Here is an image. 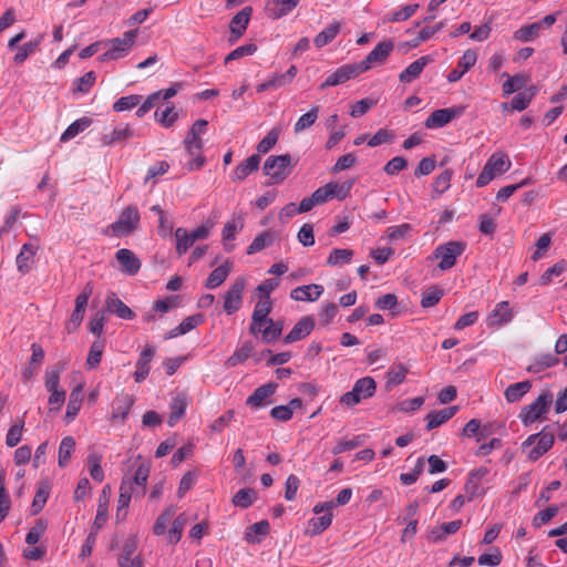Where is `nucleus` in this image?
I'll return each mask as SVG.
<instances>
[{
  "label": "nucleus",
  "mask_w": 567,
  "mask_h": 567,
  "mask_svg": "<svg viewBox=\"0 0 567 567\" xmlns=\"http://www.w3.org/2000/svg\"><path fill=\"white\" fill-rule=\"evenodd\" d=\"M188 405L187 395L183 392L177 393L171 401V413L168 416V425L174 426L185 414Z\"/></svg>",
  "instance_id": "26"
},
{
  "label": "nucleus",
  "mask_w": 567,
  "mask_h": 567,
  "mask_svg": "<svg viewBox=\"0 0 567 567\" xmlns=\"http://www.w3.org/2000/svg\"><path fill=\"white\" fill-rule=\"evenodd\" d=\"M477 61V53L475 50L468 49L460 58L457 66L453 69L446 76L450 83L457 82L462 76L472 69Z\"/></svg>",
  "instance_id": "17"
},
{
  "label": "nucleus",
  "mask_w": 567,
  "mask_h": 567,
  "mask_svg": "<svg viewBox=\"0 0 567 567\" xmlns=\"http://www.w3.org/2000/svg\"><path fill=\"white\" fill-rule=\"evenodd\" d=\"M256 492L251 488H241L233 497V504L237 507L247 508L256 499Z\"/></svg>",
  "instance_id": "54"
},
{
  "label": "nucleus",
  "mask_w": 567,
  "mask_h": 567,
  "mask_svg": "<svg viewBox=\"0 0 567 567\" xmlns=\"http://www.w3.org/2000/svg\"><path fill=\"white\" fill-rule=\"evenodd\" d=\"M353 257V250L334 248L328 256L329 266H342L349 264Z\"/></svg>",
  "instance_id": "51"
},
{
  "label": "nucleus",
  "mask_w": 567,
  "mask_h": 567,
  "mask_svg": "<svg viewBox=\"0 0 567 567\" xmlns=\"http://www.w3.org/2000/svg\"><path fill=\"white\" fill-rule=\"evenodd\" d=\"M271 309L272 301L270 298H259L255 305L249 327V331L252 336L258 337V331H261V327H264L270 319L268 316L271 312Z\"/></svg>",
  "instance_id": "10"
},
{
  "label": "nucleus",
  "mask_w": 567,
  "mask_h": 567,
  "mask_svg": "<svg viewBox=\"0 0 567 567\" xmlns=\"http://www.w3.org/2000/svg\"><path fill=\"white\" fill-rule=\"evenodd\" d=\"M277 384L267 383L257 388L251 395L247 398V405L251 408H260L267 403V400L275 393Z\"/></svg>",
  "instance_id": "28"
},
{
  "label": "nucleus",
  "mask_w": 567,
  "mask_h": 567,
  "mask_svg": "<svg viewBox=\"0 0 567 567\" xmlns=\"http://www.w3.org/2000/svg\"><path fill=\"white\" fill-rule=\"evenodd\" d=\"M275 239V235L267 230L258 236L255 237V239L251 241V244L247 248V254L252 255L256 254L262 249H265L267 246H269Z\"/></svg>",
  "instance_id": "50"
},
{
  "label": "nucleus",
  "mask_w": 567,
  "mask_h": 567,
  "mask_svg": "<svg viewBox=\"0 0 567 567\" xmlns=\"http://www.w3.org/2000/svg\"><path fill=\"white\" fill-rule=\"evenodd\" d=\"M103 350H104L103 341L97 340L92 343L89 354H87V359H86V365L90 369H94L100 364L102 354H103Z\"/></svg>",
  "instance_id": "60"
},
{
  "label": "nucleus",
  "mask_w": 567,
  "mask_h": 567,
  "mask_svg": "<svg viewBox=\"0 0 567 567\" xmlns=\"http://www.w3.org/2000/svg\"><path fill=\"white\" fill-rule=\"evenodd\" d=\"M558 361V358L551 353L540 354L535 359L534 363H532L527 370L533 373H538L547 368L555 367Z\"/></svg>",
  "instance_id": "48"
},
{
  "label": "nucleus",
  "mask_w": 567,
  "mask_h": 567,
  "mask_svg": "<svg viewBox=\"0 0 567 567\" xmlns=\"http://www.w3.org/2000/svg\"><path fill=\"white\" fill-rule=\"evenodd\" d=\"M567 269V261L559 260L553 267L548 268L539 278V284L542 286H547L551 282L553 277H557L561 275Z\"/></svg>",
  "instance_id": "59"
},
{
  "label": "nucleus",
  "mask_w": 567,
  "mask_h": 567,
  "mask_svg": "<svg viewBox=\"0 0 567 567\" xmlns=\"http://www.w3.org/2000/svg\"><path fill=\"white\" fill-rule=\"evenodd\" d=\"M352 389L362 401L374 395L377 383L373 378L363 377L355 381Z\"/></svg>",
  "instance_id": "40"
},
{
  "label": "nucleus",
  "mask_w": 567,
  "mask_h": 567,
  "mask_svg": "<svg viewBox=\"0 0 567 567\" xmlns=\"http://www.w3.org/2000/svg\"><path fill=\"white\" fill-rule=\"evenodd\" d=\"M534 95L535 89L516 94L511 101V109L518 112L524 111L529 105Z\"/></svg>",
  "instance_id": "58"
},
{
  "label": "nucleus",
  "mask_w": 567,
  "mask_h": 567,
  "mask_svg": "<svg viewBox=\"0 0 567 567\" xmlns=\"http://www.w3.org/2000/svg\"><path fill=\"white\" fill-rule=\"evenodd\" d=\"M83 389H84V384L80 383L70 393L66 412H65V419L68 422L74 420V417L78 415V413L81 409L82 401H83Z\"/></svg>",
  "instance_id": "31"
},
{
  "label": "nucleus",
  "mask_w": 567,
  "mask_h": 567,
  "mask_svg": "<svg viewBox=\"0 0 567 567\" xmlns=\"http://www.w3.org/2000/svg\"><path fill=\"white\" fill-rule=\"evenodd\" d=\"M433 61L430 55H423L409 64L399 75V79L403 83H411L420 76L423 69Z\"/></svg>",
  "instance_id": "23"
},
{
  "label": "nucleus",
  "mask_w": 567,
  "mask_h": 567,
  "mask_svg": "<svg viewBox=\"0 0 567 567\" xmlns=\"http://www.w3.org/2000/svg\"><path fill=\"white\" fill-rule=\"evenodd\" d=\"M11 508V498L4 486V472L0 470V523L6 519Z\"/></svg>",
  "instance_id": "49"
},
{
  "label": "nucleus",
  "mask_w": 567,
  "mask_h": 567,
  "mask_svg": "<svg viewBox=\"0 0 567 567\" xmlns=\"http://www.w3.org/2000/svg\"><path fill=\"white\" fill-rule=\"evenodd\" d=\"M332 523V513H326L321 516L311 518L308 522L307 528H306V535L308 536H317L321 534L323 530H326Z\"/></svg>",
  "instance_id": "37"
},
{
  "label": "nucleus",
  "mask_w": 567,
  "mask_h": 567,
  "mask_svg": "<svg viewBox=\"0 0 567 567\" xmlns=\"http://www.w3.org/2000/svg\"><path fill=\"white\" fill-rule=\"evenodd\" d=\"M184 146L187 154L192 157V159L187 163V168L189 171H197L202 168L205 164V157L202 154L204 146L202 137H192L186 135L184 140Z\"/></svg>",
  "instance_id": "13"
},
{
  "label": "nucleus",
  "mask_w": 567,
  "mask_h": 567,
  "mask_svg": "<svg viewBox=\"0 0 567 567\" xmlns=\"http://www.w3.org/2000/svg\"><path fill=\"white\" fill-rule=\"evenodd\" d=\"M134 403L133 395L124 392L117 394L112 403L111 420L124 423Z\"/></svg>",
  "instance_id": "15"
},
{
  "label": "nucleus",
  "mask_w": 567,
  "mask_h": 567,
  "mask_svg": "<svg viewBox=\"0 0 567 567\" xmlns=\"http://www.w3.org/2000/svg\"><path fill=\"white\" fill-rule=\"evenodd\" d=\"M341 23L333 21L320 31L313 39V43L318 49H321L332 42L341 30Z\"/></svg>",
  "instance_id": "34"
},
{
  "label": "nucleus",
  "mask_w": 567,
  "mask_h": 567,
  "mask_svg": "<svg viewBox=\"0 0 567 567\" xmlns=\"http://www.w3.org/2000/svg\"><path fill=\"white\" fill-rule=\"evenodd\" d=\"M465 112V106L458 105L450 109H440L434 111L425 121L424 125L429 130L440 128L449 124L453 118L461 116Z\"/></svg>",
  "instance_id": "11"
},
{
  "label": "nucleus",
  "mask_w": 567,
  "mask_h": 567,
  "mask_svg": "<svg viewBox=\"0 0 567 567\" xmlns=\"http://www.w3.org/2000/svg\"><path fill=\"white\" fill-rule=\"evenodd\" d=\"M115 258L120 265V270L128 276L136 275L141 269V260L130 249H118L115 254Z\"/></svg>",
  "instance_id": "16"
},
{
  "label": "nucleus",
  "mask_w": 567,
  "mask_h": 567,
  "mask_svg": "<svg viewBox=\"0 0 567 567\" xmlns=\"http://www.w3.org/2000/svg\"><path fill=\"white\" fill-rule=\"evenodd\" d=\"M514 318L508 301L498 302L495 308L486 317V326L489 328L502 327L509 323Z\"/></svg>",
  "instance_id": "14"
},
{
  "label": "nucleus",
  "mask_w": 567,
  "mask_h": 567,
  "mask_svg": "<svg viewBox=\"0 0 567 567\" xmlns=\"http://www.w3.org/2000/svg\"><path fill=\"white\" fill-rule=\"evenodd\" d=\"M74 449L75 440L72 436H65L62 439L59 446V466L64 467L68 465Z\"/></svg>",
  "instance_id": "47"
},
{
  "label": "nucleus",
  "mask_w": 567,
  "mask_h": 567,
  "mask_svg": "<svg viewBox=\"0 0 567 567\" xmlns=\"http://www.w3.org/2000/svg\"><path fill=\"white\" fill-rule=\"evenodd\" d=\"M540 24L537 22L524 25L514 32V39L520 42H532L539 37Z\"/></svg>",
  "instance_id": "44"
},
{
  "label": "nucleus",
  "mask_w": 567,
  "mask_h": 567,
  "mask_svg": "<svg viewBox=\"0 0 567 567\" xmlns=\"http://www.w3.org/2000/svg\"><path fill=\"white\" fill-rule=\"evenodd\" d=\"M174 235L176 241V252L178 256H182L194 245V240L189 231L183 227H178Z\"/></svg>",
  "instance_id": "46"
},
{
  "label": "nucleus",
  "mask_w": 567,
  "mask_h": 567,
  "mask_svg": "<svg viewBox=\"0 0 567 567\" xmlns=\"http://www.w3.org/2000/svg\"><path fill=\"white\" fill-rule=\"evenodd\" d=\"M137 33V30H131L124 32L122 37L104 41L105 52L101 55V61H115L128 55L134 47Z\"/></svg>",
  "instance_id": "2"
},
{
  "label": "nucleus",
  "mask_w": 567,
  "mask_h": 567,
  "mask_svg": "<svg viewBox=\"0 0 567 567\" xmlns=\"http://www.w3.org/2000/svg\"><path fill=\"white\" fill-rule=\"evenodd\" d=\"M298 69L296 65H291L285 73H275L269 80L271 90L279 89L287 84H290L297 75Z\"/></svg>",
  "instance_id": "45"
},
{
  "label": "nucleus",
  "mask_w": 567,
  "mask_h": 567,
  "mask_svg": "<svg viewBox=\"0 0 567 567\" xmlns=\"http://www.w3.org/2000/svg\"><path fill=\"white\" fill-rule=\"evenodd\" d=\"M246 286V278L239 276L234 279L229 288L224 293L223 309L227 315H234L241 308Z\"/></svg>",
  "instance_id": "7"
},
{
  "label": "nucleus",
  "mask_w": 567,
  "mask_h": 567,
  "mask_svg": "<svg viewBox=\"0 0 567 567\" xmlns=\"http://www.w3.org/2000/svg\"><path fill=\"white\" fill-rule=\"evenodd\" d=\"M176 514L174 506H168L155 520L153 533L157 536L163 535L166 530L168 523Z\"/></svg>",
  "instance_id": "52"
},
{
  "label": "nucleus",
  "mask_w": 567,
  "mask_h": 567,
  "mask_svg": "<svg viewBox=\"0 0 567 567\" xmlns=\"http://www.w3.org/2000/svg\"><path fill=\"white\" fill-rule=\"evenodd\" d=\"M37 251L38 246H35L34 244L25 243L22 245L21 250L16 258V264L19 272L24 275L31 270Z\"/></svg>",
  "instance_id": "22"
},
{
  "label": "nucleus",
  "mask_w": 567,
  "mask_h": 567,
  "mask_svg": "<svg viewBox=\"0 0 567 567\" xmlns=\"http://www.w3.org/2000/svg\"><path fill=\"white\" fill-rule=\"evenodd\" d=\"M200 322L202 317L199 315L189 316L185 318L177 327L169 330L168 333L165 336V339H173L186 334L190 330L195 329Z\"/></svg>",
  "instance_id": "39"
},
{
  "label": "nucleus",
  "mask_w": 567,
  "mask_h": 567,
  "mask_svg": "<svg viewBox=\"0 0 567 567\" xmlns=\"http://www.w3.org/2000/svg\"><path fill=\"white\" fill-rule=\"evenodd\" d=\"M106 310L115 313L118 318L124 320H131L135 317V313L128 308L115 293H111L106 297Z\"/></svg>",
  "instance_id": "30"
},
{
  "label": "nucleus",
  "mask_w": 567,
  "mask_h": 567,
  "mask_svg": "<svg viewBox=\"0 0 567 567\" xmlns=\"http://www.w3.org/2000/svg\"><path fill=\"white\" fill-rule=\"evenodd\" d=\"M532 389V382L526 380L508 385L504 392V396L508 403H515L522 400Z\"/></svg>",
  "instance_id": "36"
},
{
  "label": "nucleus",
  "mask_w": 567,
  "mask_h": 567,
  "mask_svg": "<svg viewBox=\"0 0 567 567\" xmlns=\"http://www.w3.org/2000/svg\"><path fill=\"white\" fill-rule=\"evenodd\" d=\"M291 172V157L289 154L269 156L264 164V173L271 184L282 183Z\"/></svg>",
  "instance_id": "5"
},
{
  "label": "nucleus",
  "mask_w": 567,
  "mask_h": 567,
  "mask_svg": "<svg viewBox=\"0 0 567 567\" xmlns=\"http://www.w3.org/2000/svg\"><path fill=\"white\" fill-rule=\"evenodd\" d=\"M255 347L251 341L244 342L225 362L227 368H234L245 362L254 352Z\"/></svg>",
  "instance_id": "38"
},
{
  "label": "nucleus",
  "mask_w": 567,
  "mask_h": 567,
  "mask_svg": "<svg viewBox=\"0 0 567 567\" xmlns=\"http://www.w3.org/2000/svg\"><path fill=\"white\" fill-rule=\"evenodd\" d=\"M155 354V348L153 346H146L135 364L134 380L137 383L143 382L150 374L151 362Z\"/></svg>",
  "instance_id": "18"
},
{
  "label": "nucleus",
  "mask_w": 567,
  "mask_h": 567,
  "mask_svg": "<svg viewBox=\"0 0 567 567\" xmlns=\"http://www.w3.org/2000/svg\"><path fill=\"white\" fill-rule=\"evenodd\" d=\"M142 100L141 95L131 94L127 96H122L113 104V110L115 112H124L134 109L140 104Z\"/></svg>",
  "instance_id": "63"
},
{
  "label": "nucleus",
  "mask_w": 567,
  "mask_h": 567,
  "mask_svg": "<svg viewBox=\"0 0 567 567\" xmlns=\"http://www.w3.org/2000/svg\"><path fill=\"white\" fill-rule=\"evenodd\" d=\"M554 442L555 430L551 425H546L540 432L529 435L522 443V450L527 453L529 461L535 462L551 449Z\"/></svg>",
  "instance_id": "1"
},
{
  "label": "nucleus",
  "mask_w": 567,
  "mask_h": 567,
  "mask_svg": "<svg viewBox=\"0 0 567 567\" xmlns=\"http://www.w3.org/2000/svg\"><path fill=\"white\" fill-rule=\"evenodd\" d=\"M43 35L37 37L33 41H29L17 48V53L13 56V61L17 64H22L30 55H32L40 45Z\"/></svg>",
  "instance_id": "42"
},
{
  "label": "nucleus",
  "mask_w": 567,
  "mask_h": 567,
  "mask_svg": "<svg viewBox=\"0 0 567 567\" xmlns=\"http://www.w3.org/2000/svg\"><path fill=\"white\" fill-rule=\"evenodd\" d=\"M140 224V214L135 206L126 207L118 219L110 225L109 229L116 237L125 236L137 228Z\"/></svg>",
  "instance_id": "8"
},
{
  "label": "nucleus",
  "mask_w": 567,
  "mask_h": 567,
  "mask_svg": "<svg viewBox=\"0 0 567 567\" xmlns=\"http://www.w3.org/2000/svg\"><path fill=\"white\" fill-rule=\"evenodd\" d=\"M269 533L268 520H260L248 527L245 533V539L250 544L260 542L261 536H266Z\"/></svg>",
  "instance_id": "43"
},
{
  "label": "nucleus",
  "mask_w": 567,
  "mask_h": 567,
  "mask_svg": "<svg viewBox=\"0 0 567 567\" xmlns=\"http://www.w3.org/2000/svg\"><path fill=\"white\" fill-rule=\"evenodd\" d=\"M315 328V322L310 317H302L284 338L285 343H292L305 339L311 333Z\"/></svg>",
  "instance_id": "21"
},
{
  "label": "nucleus",
  "mask_w": 567,
  "mask_h": 567,
  "mask_svg": "<svg viewBox=\"0 0 567 567\" xmlns=\"http://www.w3.org/2000/svg\"><path fill=\"white\" fill-rule=\"evenodd\" d=\"M361 73L362 71L360 70L358 63L343 64L327 76L324 82L320 85V89L323 90L329 86L343 84L344 82L358 76Z\"/></svg>",
  "instance_id": "12"
},
{
  "label": "nucleus",
  "mask_w": 567,
  "mask_h": 567,
  "mask_svg": "<svg viewBox=\"0 0 567 567\" xmlns=\"http://www.w3.org/2000/svg\"><path fill=\"white\" fill-rule=\"evenodd\" d=\"M419 4H408L401 8L400 10L393 11L389 16L385 17V21L388 22H401L408 20L412 17L417 10Z\"/></svg>",
  "instance_id": "62"
},
{
  "label": "nucleus",
  "mask_w": 567,
  "mask_h": 567,
  "mask_svg": "<svg viewBox=\"0 0 567 567\" xmlns=\"http://www.w3.org/2000/svg\"><path fill=\"white\" fill-rule=\"evenodd\" d=\"M243 228L241 220H230L227 221L223 229V240L224 246L227 251H230L233 249V245H229L228 241L235 239L236 233Z\"/></svg>",
  "instance_id": "57"
},
{
  "label": "nucleus",
  "mask_w": 567,
  "mask_h": 567,
  "mask_svg": "<svg viewBox=\"0 0 567 567\" xmlns=\"http://www.w3.org/2000/svg\"><path fill=\"white\" fill-rule=\"evenodd\" d=\"M92 124V120L89 117H81L71 123L66 130L62 133L60 141L68 142L80 133L84 132Z\"/></svg>",
  "instance_id": "41"
},
{
  "label": "nucleus",
  "mask_w": 567,
  "mask_h": 567,
  "mask_svg": "<svg viewBox=\"0 0 567 567\" xmlns=\"http://www.w3.org/2000/svg\"><path fill=\"white\" fill-rule=\"evenodd\" d=\"M185 524L186 517L184 514L173 520L172 527L167 532V542L169 544H177L181 540Z\"/></svg>",
  "instance_id": "53"
},
{
  "label": "nucleus",
  "mask_w": 567,
  "mask_h": 567,
  "mask_svg": "<svg viewBox=\"0 0 567 567\" xmlns=\"http://www.w3.org/2000/svg\"><path fill=\"white\" fill-rule=\"evenodd\" d=\"M280 130L275 127L268 132V134L258 143L257 151L259 153H268L277 143L279 138Z\"/></svg>",
  "instance_id": "64"
},
{
  "label": "nucleus",
  "mask_w": 567,
  "mask_h": 567,
  "mask_svg": "<svg viewBox=\"0 0 567 567\" xmlns=\"http://www.w3.org/2000/svg\"><path fill=\"white\" fill-rule=\"evenodd\" d=\"M111 496L110 485H105L99 496L96 515L93 522V529L100 530L106 524L109 517V503Z\"/></svg>",
  "instance_id": "19"
},
{
  "label": "nucleus",
  "mask_w": 567,
  "mask_h": 567,
  "mask_svg": "<svg viewBox=\"0 0 567 567\" xmlns=\"http://www.w3.org/2000/svg\"><path fill=\"white\" fill-rule=\"evenodd\" d=\"M133 484L130 481L123 480L120 486V495L117 499L116 519L123 520L127 515V508L133 494Z\"/></svg>",
  "instance_id": "24"
},
{
  "label": "nucleus",
  "mask_w": 567,
  "mask_h": 567,
  "mask_svg": "<svg viewBox=\"0 0 567 567\" xmlns=\"http://www.w3.org/2000/svg\"><path fill=\"white\" fill-rule=\"evenodd\" d=\"M260 157L258 155H251L240 164H238L233 174V181H244L252 172H256L259 167Z\"/></svg>",
  "instance_id": "33"
},
{
  "label": "nucleus",
  "mask_w": 567,
  "mask_h": 567,
  "mask_svg": "<svg viewBox=\"0 0 567 567\" xmlns=\"http://www.w3.org/2000/svg\"><path fill=\"white\" fill-rule=\"evenodd\" d=\"M511 165L512 163L505 153L497 152L492 154L476 179V186H486L497 175L507 172Z\"/></svg>",
  "instance_id": "3"
},
{
  "label": "nucleus",
  "mask_w": 567,
  "mask_h": 567,
  "mask_svg": "<svg viewBox=\"0 0 567 567\" xmlns=\"http://www.w3.org/2000/svg\"><path fill=\"white\" fill-rule=\"evenodd\" d=\"M322 293V286L311 284L292 289L290 297L297 301H316L321 297Z\"/></svg>",
  "instance_id": "25"
},
{
  "label": "nucleus",
  "mask_w": 567,
  "mask_h": 567,
  "mask_svg": "<svg viewBox=\"0 0 567 567\" xmlns=\"http://www.w3.org/2000/svg\"><path fill=\"white\" fill-rule=\"evenodd\" d=\"M133 136V128L128 124H125L114 127L110 133L103 134L101 142L104 146H111L116 143L125 142Z\"/></svg>",
  "instance_id": "27"
},
{
  "label": "nucleus",
  "mask_w": 567,
  "mask_h": 567,
  "mask_svg": "<svg viewBox=\"0 0 567 567\" xmlns=\"http://www.w3.org/2000/svg\"><path fill=\"white\" fill-rule=\"evenodd\" d=\"M457 412V406H449L440 411L430 412L426 416V430H433L450 419H452Z\"/></svg>",
  "instance_id": "32"
},
{
  "label": "nucleus",
  "mask_w": 567,
  "mask_h": 567,
  "mask_svg": "<svg viewBox=\"0 0 567 567\" xmlns=\"http://www.w3.org/2000/svg\"><path fill=\"white\" fill-rule=\"evenodd\" d=\"M233 269V262L226 260L223 265L215 268L205 282L207 289H215L224 284Z\"/></svg>",
  "instance_id": "29"
},
{
  "label": "nucleus",
  "mask_w": 567,
  "mask_h": 567,
  "mask_svg": "<svg viewBox=\"0 0 567 567\" xmlns=\"http://www.w3.org/2000/svg\"><path fill=\"white\" fill-rule=\"evenodd\" d=\"M408 369L403 364L392 367L386 373V386H396L404 382Z\"/></svg>",
  "instance_id": "56"
},
{
  "label": "nucleus",
  "mask_w": 567,
  "mask_h": 567,
  "mask_svg": "<svg viewBox=\"0 0 567 567\" xmlns=\"http://www.w3.org/2000/svg\"><path fill=\"white\" fill-rule=\"evenodd\" d=\"M252 9L250 7H246L240 10L230 21V31L236 35V39L240 38L246 31Z\"/></svg>",
  "instance_id": "35"
},
{
  "label": "nucleus",
  "mask_w": 567,
  "mask_h": 567,
  "mask_svg": "<svg viewBox=\"0 0 567 567\" xmlns=\"http://www.w3.org/2000/svg\"><path fill=\"white\" fill-rule=\"evenodd\" d=\"M393 48L394 44L392 40L378 43L375 48L367 55V58L358 63L362 73L370 70L375 64L384 63L393 51Z\"/></svg>",
  "instance_id": "9"
},
{
  "label": "nucleus",
  "mask_w": 567,
  "mask_h": 567,
  "mask_svg": "<svg viewBox=\"0 0 567 567\" xmlns=\"http://www.w3.org/2000/svg\"><path fill=\"white\" fill-rule=\"evenodd\" d=\"M553 399L551 393L544 392L530 404L525 405L518 415L522 423L527 426L539 420L545 413H547L553 403Z\"/></svg>",
  "instance_id": "6"
},
{
  "label": "nucleus",
  "mask_w": 567,
  "mask_h": 567,
  "mask_svg": "<svg viewBox=\"0 0 567 567\" xmlns=\"http://www.w3.org/2000/svg\"><path fill=\"white\" fill-rule=\"evenodd\" d=\"M63 370V367H54L47 369L44 385L48 391L60 390V374Z\"/></svg>",
  "instance_id": "61"
},
{
  "label": "nucleus",
  "mask_w": 567,
  "mask_h": 567,
  "mask_svg": "<svg viewBox=\"0 0 567 567\" xmlns=\"http://www.w3.org/2000/svg\"><path fill=\"white\" fill-rule=\"evenodd\" d=\"M319 107L315 106L309 112L301 115L295 124L293 131L296 134L309 128L318 118Z\"/></svg>",
  "instance_id": "55"
},
{
  "label": "nucleus",
  "mask_w": 567,
  "mask_h": 567,
  "mask_svg": "<svg viewBox=\"0 0 567 567\" xmlns=\"http://www.w3.org/2000/svg\"><path fill=\"white\" fill-rule=\"evenodd\" d=\"M466 244L457 240L439 245L433 252V257L440 260L437 267L443 271L451 269L456 264V259L464 252Z\"/></svg>",
  "instance_id": "4"
},
{
  "label": "nucleus",
  "mask_w": 567,
  "mask_h": 567,
  "mask_svg": "<svg viewBox=\"0 0 567 567\" xmlns=\"http://www.w3.org/2000/svg\"><path fill=\"white\" fill-rule=\"evenodd\" d=\"M300 0H272L266 6L267 16L277 20L289 14L298 4Z\"/></svg>",
  "instance_id": "20"
}]
</instances>
